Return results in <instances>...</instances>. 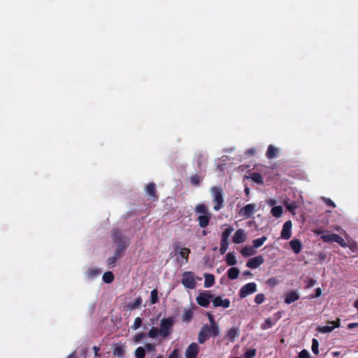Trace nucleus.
<instances>
[{"label": "nucleus", "mask_w": 358, "mask_h": 358, "mask_svg": "<svg viewBox=\"0 0 358 358\" xmlns=\"http://www.w3.org/2000/svg\"><path fill=\"white\" fill-rule=\"evenodd\" d=\"M292 227V222L291 220H287L284 223L282 226V229L280 233V236L282 239L288 240L291 238Z\"/></svg>", "instance_id": "nucleus-12"}, {"label": "nucleus", "mask_w": 358, "mask_h": 358, "mask_svg": "<svg viewBox=\"0 0 358 358\" xmlns=\"http://www.w3.org/2000/svg\"><path fill=\"white\" fill-rule=\"evenodd\" d=\"M126 245H118V247L116 249L113 256L116 257L117 259H120L122 252L126 249Z\"/></svg>", "instance_id": "nucleus-39"}, {"label": "nucleus", "mask_w": 358, "mask_h": 358, "mask_svg": "<svg viewBox=\"0 0 358 358\" xmlns=\"http://www.w3.org/2000/svg\"><path fill=\"white\" fill-rule=\"evenodd\" d=\"M142 303V299L141 296H138L137 297L135 301L132 303H129V305H128V307L131 309V310H134V309H136L138 308V307H140V306L141 305Z\"/></svg>", "instance_id": "nucleus-33"}, {"label": "nucleus", "mask_w": 358, "mask_h": 358, "mask_svg": "<svg viewBox=\"0 0 358 358\" xmlns=\"http://www.w3.org/2000/svg\"><path fill=\"white\" fill-rule=\"evenodd\" d=\"M244 192H245L246 196H248L250 195V189L248 186H245Z\"/></svg>", "instance_id": "nucleus-59"}, {"label": "nucleus", "mask_w": 358, "mask_h": 358, "mask_svg": "<svg viewBox=\"0 0 358 358\" xmlns=\"http://www.w3.org/2000/svg\"><path fill=\"white\" fill-rule=\"evenodd\" d=\"M213 297L214 295L208 291H203L198 295L196 301L200 306L207 308L209 306L210 301H212Z\"/></svg>", "instance_id": "nucleus-6"}, {"label": "nucleus", "mask_w": 358, "mask_h": 358, "mask_svg": "<svg viewBox=\"0 0 358 358\" xmlns=\"http://www.w3.org/2000/svg\"><path fill=\"white\" fill-rule=\"evenodd\" d=\"M173 252L175 255H179L181 257V260L177 258L178 262L180 264H187L189 260V255L191 252L190 250L187 248H181L179 243L176 242L173 244Z\"/></svg>", "instance_id": "nucleus-5"}, {"label": "nucleus", "mask_w": 358, "mask_h": 358, "mask_svg": "<svg viewBox=\"0 0 358 358\" xmlns=\"http://www.w3.org/2000/svg\"><path fill=\"white\" fill-rule=\"evenodd\" d=\"M113 238L114 242L118 243L119 245H127V238L123 236L120 230L116 229H113Z\"/></svg>", "instance_id": "nucleus-18"}, {"label": "nucleus", "mask_w": 358, "mask_h": 358, "mask_svg": "<svg viewBox=\"0 0 358 358\" xmlns=\"http://www.w3.org/2000/svg\"><path fill=\"white\" fill-rule=\"evenodd\" d=\"M322 294V290L320 287H317L316 289H315V296L314 297H319Z\"/></svg>", "instance_id": "nucleus-58"}, {"label": "nucleus", "mask_w": 358, "mask_h": 358, "mask_svg": "<svg viewBox=\"0 0 358 358\" xmlns=\"http://www.w3.org/2000/svg\"><path fill=\"white\" fill-rule=\"evenodd\" d=\"M124 348L120 344H116L113 348V353L117 357H123L124 356Z\"/></svg>", "instance_id": "nucleus-24"}, {"label": "nucleus", "mask_w": 358, "mask_h": 358, "mask_svg": "<svg viewBox=\"0 0 358 358\" xmlns=\"http://www.w3.org/2000/svg\"><path fill=\"white\" fill-rule=\"evenodd\" d=\"M194 213L199 215L197 217L199 226L202 229L206 228L209 224L212 217V214L207 206L204 203L196 205L194 208Z\"/></svg>", "instance_id": "nucleus-2"}, {"label": "nucleus", "mask_w": 358, "mask_h": 358, "mask_svg": "<svg viewBox=\"0 0 358 358\" xmlns=\"http://www.w3.org/2000/svg\"><path fill=\"white\" fill-rule=\"evenodd\" d=\"M246 233L244 229H238L232 237V242L235 244H239L246 241Z\"/></svg>", "instance_id": "nucleus-15"}, {"label": "nucleus", "mask_w": 358, "mask_h": 358, "mask_svg": "<svg viewBox=\"0 0 358 358\" xmlns=\"http://www.w3.org/2000/svg\"><path fill=\"white\" fill-rule=\"evenodd\" d=\"M312 351L316 355L319 354V342L316 338L312 341Z\"/></svg>", "instance_id": "nucleus-40"}, {"label": "nucleus", "mask_w": 358, "mask_h": 358, "mask_svg": "<svg viewBox=\"0 0 358 358\" xmlns=\"http://www.w3.org/2000/svg\"><path fill=\"white\" fill-rule=\"evenodd\" d=\"M182 284L185 288L194 289L196 286L194 273L191 271H185L182 273Z\"/></svg>", "instance_id": "nucleus-7"}, {"label": "nucleus", "mask_w": 358, "mask_h": 358, "mask_svg": "<svg viewBox=\"0 0 358 358\" xmlns=\"http://www.w3.org/2000/svg\"><path fill=\"white\" fill-rule=\"evenodd\" d=\"M141 325H142V319L141 317H138L135 318L134 324H133L131 328L134 330H136L138 328H140Z\"/></svg>", "instance_id": "nucleus-44"}, {"label": "nucleus", "mask_w": 358, "mask_h": 358, "mask_svg": "<svg viewBox=\"0 0 358 358\" xmlns=\"http://www.w3.org/2000/svg\"><path fill=\"white\" fill-rule=\"evenodd\" d=\"M239 269L236 267H231L227 271V276L231 280H235L238 277Z\"/></svg>", "instance_id": "nucleus-25"}, {"label": "nucleus", "mask_w": 358, "mask_h": 358, "mask_svg": "<svg viewBox=\"0 0 358 358\" xmlns=\"http://www.w3.org/2000/svg\"><path fill=\"white\" fill-rule=\"evenodd\" d=\"M256 205L254 203H249L241 208L238 210V215L243 219L250 217L256 211Z\"/></svg>", "instance_id": "nucleus-10"}, {"label": "nucleus", "mask_w": 358, "mask_h": 358, "mask_svg": "<svg viewBox=\"0 0 358 358\" xmlns=\"http://www.w3.org/2000/svg\"><path fill=\"white\" fill-rule=\"evenodd\" d=\"M213 307H222L227 308L230 306V301L228 299H223L221 296H214L212 299Z\"/></svg>", "instance_id": "nucleus-16"}, {"label": "nucleus", "mask_w": 358, "mask_h": 358, "mask_svg": "<svg viewBox=\"0 0 358 358\" xmlns=\"http://www.w3.org/2000/svg\"><path fill=\"white\" fill-rule=\"evenodd\" d=\"M329 323L333 324V326H324L318 327L317 331L321 333H329L331 332L335 328H338L341 325L340 319L337 318L336 321H331Z\"/></svg>", "instance_id": "nucleus-17"}, {"label": "nucleus", "mask_w": 358, "mask_h": 358, "mask_svg": "<svg viewBox=\"0 0 358 358\" xmlns=\"http://www.w3.org/2000/svg\"><path fill=\"white\" fill-rule=\"evenodd\" d=\"M333 355H334V357H336V356L339 355L340 352H333Z\"/></svg>", "instance_id": "nucleus-63"}, {"label": "nucleus", "mask_w": 358, "mask_h": 358, "mask_svg": "<svg viewBox=\"0 0 358 358\" xmlns=\"http://www.w3.org/2000/svg\"><path fill=\"white\" fill-rule=\"evenodd\" d=\"M278 154V149L273 145H270L268 147V150L266 154V157H275Z\"/></svg>", "instance_id": "nucleus-28"}, {"label": "nucleus", "mask_w": 358, "mask_h": 358, "mask_svg": "<svg viewBox=\"0 0 358 358\" xmlns=\"http://www.w3.org/2000/svg\"><path fill=\"white\" fill-rule=\"evenodd\" d=\"M158 292L156 289H154L150 293V303L155 304L158 302Z\"/></svg>", "instance_id": "nucleus-36"}, {"label": "nucleus", "mask_w": 358, "mask_h": 358, "mask_svg": "<svg viewBox=\"0 0 358 358\" xmlns=\"http://www.w3.org/2000/svg\"><path fill=\"white\" fill-rule=\"evenodd\" d=\"M267 240V237L266 236H262L261 238H257V239H254L252 241V247L254 248H259V247H261L264 243V242Z\"/></svg>", "instance_id": "nucleus-31"}, {"label": "nucleus", "mask_w": 358, "mask_h": 358, "mask_svg": "<svg viewBox=\"0 0 358 358\" xmlns=\"http://www.w3.org/2000/svg\"><path fill=\"white\" fill-rule=\"evenodd\" d=\"M135 356L136 358H145V350L143 347H138L135 350Z\"/></svg>", "instance_id": "nucleus-37"}, {"label": "nucleus", "mask_w": 358, "mask_h": 358, "mask_svg": "<svg viewBox=\"0 0 358 358\" xmlns=\"http://www.w3.org/2000/svg\"><path fill=\"white\" fill-rule=\"evenodd\" d=\"M289 245L295 254H299L302 249V244L299 239L294 238L289 242Z\"/></svg>", "instance_id": "nucleus-19"}, {"label": "nucleus", "mask_w": 358, "mask_h": 358, "mask_svg": "<svg viewBox=\"0 0 358 358\" xmlns=\"http://www.w3.org/2000/svg\"><path fill=\"white\" fill-rule=\"evenodd\" d=\"M145 192L148 198L154 201H156L159 199V196L157 193L156 190V185L153 182H149L145 186Z\"/></svg>", "instance_id": "nucleus-11"}, {"label": "nucleus", "mask_w": 358, "mask_h": 358, "mask_svg": "<svg viewBox=\"0 0 358 358\" xmlns=\"http://www.w3.org/2000/svg\"><path fill=\"white\" fill-rule=\"evenodd\" d=\"M100 274V271L95 268H89L87 271V275L89 278H94Z\"/></svg>", "instance_id": "nucleus-43"}, {"label": "nucleus", "mask_w": 358, "mask_h": 358, "mask_svg": "<svg viewBox=\"0 0 358 358\" xmlns=\"http://www.w3.org/2000/svg\"><path fill=\"white\" fill-rule=\"evenodd\" d=\"M256 355V350L255 348H250L244 353V358H254Z\"/></svg>", "instance_id": "nucleus-41"}, {"label": "nucleus", "mask_w": 358, "mask_h": 358, "mask_svg": "<svg viewBox=\"0 0 358 358\" xmlns=\"http://www.w3.org/2000/svg\"><path fill=\"white\" fill-rule=\"evenodd\" d=\"M67 358H76V356L75 355V353H71V355H69Z\"/></svg>", "instance_id": "nucleus-60"}, {"label": "nucleus", "mask_w": 358, "mask_h": 358, "mask_svg": "<svg viewBox=\"0 0 358 358\" xmlns=\"http://www.w3.org/2000/svg\"><path fill=\"white\" fill-rule=\"evenodd\" d=\"M145 336V333H143V332L139 333L134 337V341L136 343H139L142 339L144 338Z\"/></svg>", "instance_id": "nucleus-49"}, {"label": "nucleus", "mask_w": 358, "mask_h": 358, "mask_svg": "<svg viewBox=\"0 0 358 358\" xmlns=\"http://www.w3.org/2000/svg\"><path fill=\"white\" fill-rule=\"evenodd\" d=\"M240 335V330L238 327L231 328L227 334V338L231 341H234L235 338Z\"/></svg>", "instance_id": "nucleus-20"}, {"label": "nucleus", "mask_w": 358, "mask_h": 358, "mask_svg": "<svg viewBox=\"0 0 358 358\" xmlns=\"http://www.w3.org/2000/svg\"><path fill=\"white\" fill-rule=\"evenodd\" d=\"M207 315H208V320L210 323L209 324L210 326L218 325L217 323L215 320L214 316L211 313H208Z\"/></svg>", "instance_id": "nucleus-48"}, {"label": "nucleus", "mask_w": 358, "mask_h": 358, "mask_svg": "<svg viewBox=\"0 0 358 358\" xmlns=\"http://www.w3.org/2000/svg\"><path fill=\"white\" fill-rule=\"evenodd\" d=\"M190 180L192 185L199 186L201 183V179L198 175L195 174L192 176Z\"/></svg>", "instance_id": "nucleus-42"}, {"label": "nucleus", "mask_w": 358, "mask_h": 358, "mask_svg": "<svg viewBox=\"0 0 358 358\" xmlns=\"http://www.w3.org/2000/svg\"><path fill=\"white\" fill-rule=\"evenodd\" d=\"M283 212L282 207L281 206H276L271 208V213L273 216L275 217H280Z\"/></svg>", "instance_id": "nucleus-30"}, {"label": "nucleus", "mask_w": 358, "mask_h": 358, "mask_svg": "<svg viewBox=\"0 0 358 358\" xmlns=\"http://www.w3.org/2000/svg\"><path fill=\"white\" fill-rule=\"evenodd\" d=\"M174 322V317H168L162 319L159 329L152 327L148 333V337L151 338H156L158 336H161L163 338H168L173 332Z\"/></svg>", "instance_id": "nucleus-1"}, {"label": "nucleus", "mask_w": 358, "mask_h": 358, "mask_svg": "<svg viewBox=\"0 0 358 358\" xmlns=\"http://www.w3.org/2000/svg\"><path fill=\"white\" fill-rule=\"evenodd\" d=\"M99 350H100V348L98 347V346H94L93 347V350H94V356L96 357H99Z\"/></svg>", "instance_id": "nucleus-55"}, {"label": "nucleus", "mask_w": 358, "mask_h": 358, "mask_svg": "<svg viewBox=\"0 0 358 358\" xmlns=\"http://www.w3.org/2000/svg\"><path fill=\"white\" fill-rule=\"evenodd\" d=\"M145 348L149 351V352H151V351H153L155 350V345L154 344H152V343H146L145 345Z\"/></svg>", "instance_id": "nucleus-51"}, {"label": "nucleus", "mask_w": 358, "mask_h": 358, "mask_svg": "<svg viewBox=\"0 0 358 358\" xmlns=\"http://www.w3.org/2000/svg\"><path fill=\"white\" fill-rule=\"evenodd\" d=\"M273 325V322H272L271 318H267L265 320L264 322L261 324V329L263 330L268 329Z\"/></svg>", "instance_id": "nucleus-38"}, {"label": "nucleus", "mask_w": 358, "mask_h": 358, "mask_svg": "<svg viewBox=\"0 0 358 358\" xmlns=\"http://www.w3.org/2000/svg\"><path fill=\"white\" fill-rule=\"evenodd\" d=\"M117 259H117L116 257H115V256L110 257H109V258L108 259V260H107V264H108V265L110 267H111V266H113H113H115V262H117Z\"/></svg>", "instance_id": "nucleus-46"}, {"label": "nucleus", "mask_w": 358, "mask_h": 358, "mask_svg": "<svg viewBox=\"0 0 358 358\" xmlns=\"http://www.w3.org/2000/svg\"><path fill=\"white\" fill-rule=\"evenodd\" d=\"M278 283V280L275 278H271L266 281L268 285L274 286Z\"/></svg>", "instance_id": "nucleus-50"}, {"label": "nucleus", "mask_w": 358, "mask_h": 358, "mask_svg": "<svg viewBox=\"0 0 358 358\" xmlns=\"http://www.w3.org/2000/svg\"><path fill=\"white\" fill-rule=\"evenodd\" d=\"M315 282H316V281L315 280H313L312 278L310 279L308 282L307 287L309 288V287H313Z\"/></svg>", "instance_id": "nucleus-57"}, {"label": "nucleus", "mask_w": 358, "mask_h": 358, "mask_svg": "<svg viewBox=\"0 0 358 358\" xmlns=\"http://www.w3.org/2000/svg\"><path fill=\"white\" fill-rule=\"evenodd\" d=\"M322 240L325 243L335 242L338 243L342 247H346L347 244L345 240L338 234H323L321 236Z\"/></svg>", "instance_id": "nucleus-8"}, {"label": "nucleus", "mask_w": 358, "mask_h": 358, "mask_svg": "<svg viewBox=\"0 0 358 358\" xmlns=\"http://www.w3.org/2000/svg\"><path fill=\"white\" fill-rule=\"evenodd\" d=\"M210 192L213 196V201L214 203L213 209L215 211H219L224 206V197L223 191L220 187H212Z\"/></svg>", "instance_id": "nucleus-4"}, {"label": "nucleus", "mask_w": 358, "mask_h": 358, "mask_svg": "<svg viewBox=\"0 0 358 358\" xmlns=\"http://www.w3.org/2000/svg\"><path fill=\"white\" fill-rule=\"evenodd\" d=\"M241 253L243 257H250L256 253L253 247L251 246H245L241 250Z\"/></svg>", "instance_id": "nucleus-27"}, {"label": "nucleus", "mask_w": 358, "mask_h": 358, "mask_svg": "<svg viewBox=\"0 0 358 358\" xmlns=\"http://www.w3.org/2000/svg\"><path fill=\"white\" fill-rule=\"evenodd\" d=\"M265 301V296L264 294H258L255 297V302L257 304H261Z\"/></svg>", "instance_id": "nucleus-45"}, {"label": "nucleus", "mask_w": 358, "mask_h": 358, "mask_svg": "<svg viewBox=\"0 0 358 358\" xmlns=\"http://www.w3.org/2000/svg\"><path fill=\"white\" fill-rule=\"evenodd\" d=\"M114 280V275L111 271L105 272L103 275V280L106 283H110Z\"/></svg>", "instance_id": "nucleus-34"}, {"label": "nucleus", "mask_w": 358, "mask_h": 358, "mask_svg": "<svg viewBox=\"0 0 358 358\" xmlns=\"http://www.w3.org/2000/svg\"><path fill=\"white\" fill-rule=\"evenodd\" d=\"M234 231V228L231 226L226 228L222 233L221 240H229V237Z\"/></svg>", "instance_id": "nucleus-32"}, {"label": "nucleus", "mask_w": 358, "mask_h": 358, "mask_svg": "<svg viewBox=\"0 0 358 358\" xmlns=\"http://www.w3.org/2000/svg\"><path fill=\"white\" fill-rule=\"evenodd\" d=\"M257 291V284L255 282H249L243 285L239 290L238 295L241 299L255 293Z\"/></svg>", "instance_id": "nucleus-9"}, {"label": "nucleus", "mask_w": 358, "mask_h": 358, "mask_svg": "<svg viewBox=\"0 0 358 358\" xmlns=\"http://www.w3.org/2000/svg\"><path fill=\"white\" fill-rule=\"evenodd\" d=\"M264 262L263 256L259 255L250 259L247 263L246 266L250 268H257Z\"/></svg>", "instance_id": "nucleus-14"}, {"label": "nucleus", "mask_w": 358, "mask_h": 358, "mask_svg": "<svg viewBox=\"0 0 358 358\" xmlns=\"http://www.w3.org/2000/svg\"><path fill=\"white\" fill-rule=\"evenodd\" d=\"M207 234H208V232L206 230H203L202 231V235L203 236H206Z\"/></svg>", "instance_id": "nucleus-62"}, {"label": "nucleus", "mask_w": 358, "mask_h": 358, "mask_svg": "<svg viewBox=\"0 0 358 358\" xmlns=\"http://www.w3.org/2000/svg\"><path fill=\"white\" fill-rule=\"evenodd\" d=\"M229 246V240H221L220 252L221 255H224Z\"/></svg>", "instance_id": "nucleus-35"}, {"label": "nucleus", "mask_w": 358, "mask_h": 358, "mask_svg": "<svg viewBox=\"0 0 358 358\" xmlns=\"http://www.w3.org/2000/svg\"><path fill=\"white\" fill-rule=\"evenodd\" d=\"M226 263L228 266H234L236 264L237 261L234 252H229L225 257Z\"/></svg>", "instance_id": "nucleus-26"}, {"label": "nucleus", "mask_w": 358, "mask_h": 358, "mask_svg": "<svg viewBox=\"0 0 358 358\" xmlns=\"http://www.w3.org/2000/svg\"><path fill=\"white\" fill-rule=\"evenodd\" d=\"M249 178L257 184L262 185L264 182L263 178L259 173H252Z\"/></svg>", "instance_id": "nucleus-29"}, {"label": "nucleus", "mask_w": 358, "mask_h": 358, "mask_svg": "<svg viewBox=\"0 0 358 358\" xmlns=\"http://www.w3.org/2000/svg\"><path fill=\"white\" fill-rule=\"evenodd\" d=\"M320 259H324V255H320Z\"/></svg>", "instance_id": "nucleus-64"}, {"label": "nucleus", "mask_w": 358, "mask_h": 358, "mask_svg": "<svg viewBox=\"0 0 358 358\" xmlns=\"http://www.w3.org/2000/svg\"><path fill=\"white\" fill-rule=\"evenodd\" d=\"M299 358H310V354L308 352V350H302L299 353V356H298Z\"/></svg>", "instance_id": "nucleus-47"}, {"label": "nucleus", "mask_w": 358, "mask_h": 358, "mask_svg": "<svg viewBox=\"0 0 358 358\" xmlns=\"http://www.w3.org/2000/svg\"><path fill=\"white\" fill-rule=\"evenodd\" d=\"M243 274L245 275H252V273L250 271H245Z\"/></svg>", "instance_id": "nucleus-61"}, {"label": "nucleus", "mask_w": 358, "mask_h": 358, "mask_svg": "<svg viewBox=\"0 0 358 358\" xmlns=\"http://www.w3.org/2000/svg\"><path fill=\"white\" fill-rule=\"evenodd\" d=\"M220 334L219 325L210 326L204 324L202 326L199 335L198 342L203 344L210 336L215 337Z\"/></svg>", "instance_id": "nucleus-3"}, {"label": "nucleus", "mask_w": 358, "mask_h": 358, "mask_svg": "<svg viewBox=\"0 0 358 358\" xmlns=\"http://www.w3.org/2000/svg\"><path fill=\"white\" fill-rule=\"evenodd\" d=\"M204 287L206 288L212 287L215 284V276L210 273L204 274Z\"/></svg>", "instance_id": "nucleus-22"}, {"label": "nucleus", "mask_w": 358, "mask_h": 358, "mask_svg": "<svg viewBox=\"0 0 358 358\" xmlns=\"http://www.w3.org/2000/svg\"><path fill=\"white\" fill-rule=\"evenodd\" d=\"M257 153V150H256V148H250L248 149L246 152H245V154L246 155H254Z\"/></svg>", "instance_id": "nucleus-53"}, {"label": "nucleus", "mask_w": 358, "mask_h": 358, "mask_svg": "<svg viewBox=\"0 0 358 358\" xmlns=\"http://www.w3.org/2000/svg\"><path fill=\"white\" fill-rule=\"evenodd\" d=\"M169 358H178V353L177 350H174L171 355H169Z\"/></svg>", "instance_id": "nucleus-54"}, {"label": "nucleus", "mask_w": 358, "mask_h": 358, "mask_svg": "<svg viewBox=\"0 0 358 358\" xmlns=\"http://www.w3.org/2000/svg\"><path fill=\"white\" fill-rule=\"evenodd\" d=\"M299 299V295L295 291L289 292L286 294L285 302L290 304Z\"/></svg>", "instance_id": "nucleus-21"}, {"label": "nucleus", "mask_w": 358, "mask_h": 358, "mask_svg": "<svg viewBox=\"0 0 358 358\" xmlns=\"http://www.w3.org/2000/svg\"><path fill=\"white\" fill-rule=\"evenodd\" d=\"M357 327H358V322L350 323L348 325V328L349 329H354V328Z\"/></svg>", "instance_id": "nucleus-56"}, {"label": "nucleus", "mask_w": 358, "mask_h": 358, "mask_svg": "<svg viewBox=\"0 0 358 358\" xmlns=\"http://www.w3.org/2000/svg\"><path fill=\"white\" fill-rule=\"evenodd\" d=\"M193 310L191 308L185 309L183 314L182 315V320L184 322L188 323L189 322L193 317Z\"/></svg>", "instance_id": "nucleus-23"}, {"label": "nucleus", "mask_w": 358, "mask_h": 358, "mask_svg": "<svg viewBox=\"0 0 358 358\" xmlns=\"http://www.w3.org/2000/svg\"><path fill=\"white\" fill-rule=\"evenodd\" d=\"M199 347L196 343H192L186 349V358H196L199 354Z\"/></svg>", "instance_id": "nucleus-13"}, {"label": "nucleus", "mask_w": 358, "mask_h": 358, "mask_svg": "<svg viewBox=\"0 0 358 358\" xmlns=\"http://www.w3.org/2000/svg\"><path fill=\"white\" fill-rule=\"evenodd\" d=\"M324 201L326 203L327 205L335 208L336 205L333 201H331L330 199L324 198Z\"/></svg>", "instance_id": "nucleus-52"}]
</instances>
